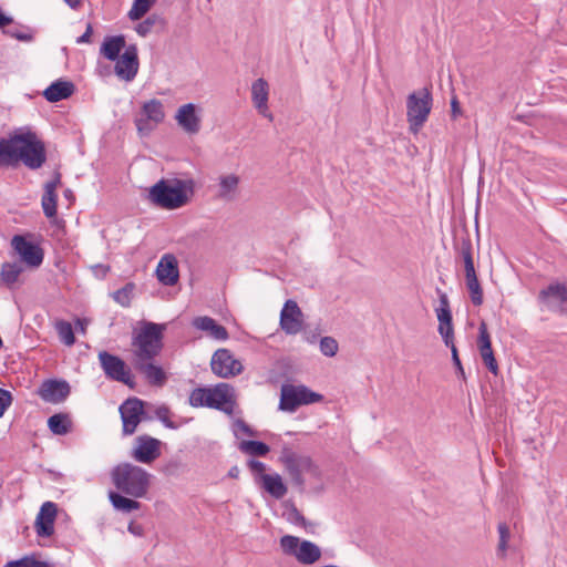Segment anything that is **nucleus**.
I'll return each mask as SVG.
<instances>
[{
  "mask_svg": "<svg viewBox=\"0 0 567 567\" xmlns=\"http://www.w3.org/2000/svg\"><path fill=\"white\" fill-rule=\"evenodd\" d=\"M303 315L293 300H287L280 312V327L287 334H297L302 329Z\"/></svg>",
  "mask_w": 567,
  "mask_h": 567,
  "instance_id": "6ab92c4d",
  "label": "nucleus"
},
{
  "mask_svg": "<svg viewBox=\"0 0 567 567\" xmlns=\"http://www.w3.org/2000/svg\"><path fill=\"white\" fill-rule=\"evenodd\" d=\"M56 505L52 502H45L37 516L35 527L39 536L49 537L53 534V524L56 516Z\"/></svg>",
  "mask_w": 567,
  "mask_h": 567,
  "instance_id": "b1692460",
  "label": "nucleus"
},
{
  "mask_svg": "<svg viewBox=\"0 0 567 567\" xmlns=\"http://www.w3.org/2000/svg\"><path fill=\"white\" fill-rule=\"evenodd\" d=\"M432 107V96L427 89L413 92L406 100V116L412 132L416 133L426 122Z\"/></svg>",
  "mask_w": 567,
  "mask_h": 567,
  "instance_id": "0eeeda50",
  "label": "nucleus"
},
{
  "mask_svg": "<svg viewBox=\"0 0 567 567\" xmlns=\"http://www.w3.org/2000/svg\"><path fill=\"white\" fill-rule=\"evenodd\" d=\"M285 554L293 556L302 565H313L321 558V549L310 540H300L296 536L285 535L280 539Z\"/></svg>",
  "mask_w": 567,
  "mask_h": 567,
  "instance_id": "1a4fd4ad",
  "label": "nucleus"
},
{
  "mask_svg": "<svg viewBox=\"0 0 567 567\" xmlns=\"http://www.w3.org/2000/svg\"><path fill=\"white\" fill-rule=\"evenodd\" d=\"M195 188L193 178H162L150 187L148 199L156 207L175 210L192 200Z\"/></svg>",
  "mask_w": 567,
  "mask_h": 567,
  "instance_id": "f03ea898",
  "label": "nucleus"
},
{
  "mask_svg": "<svg viewBox=\"0 0 567 567\" xmlns=\"http://www.w3.org/2000/svg\"><path fill=\"white\" fill-rule=\"evenodd\" d=\"M134 285L127 284L123 288L113 292V299L123 307H128L132 300Z\"/></svg>",
  "mask_w": 567,
  "mask_h": 567,
  "instance_id": "37998d69",
  "label": "nucleus"
},
{
  "mask_svg": "<svg viewBox=\"0 0 567 567\" xmlns=\"http://www.w3.org/2000/svg\"><path fill=\"white\" fill-rule=\"evenodd\" d=\"M437 331L441 334L445 346H452V343H454V329L452 321L446 324L439 323Z\"/></svg>",
  "mask_w": 567,
  "mask_h": 567,
  "instance_id": "49530a36",
  "label": "nucleus"
},
{
  "mask_svg": "<svg viewBox=\"0 0 567 567\" xmlns=\"http://www.w3.org/2000/svg\"><path fill=\"white\" fill-rule=\"evenodd\" d=\"M203 109L194 103L181 105L175 113L178 127L187 135H196L202 128Z\"/></svg>",
  "mask_w": 567,
  "mask_h": 567,
  "instance_id": "9b49d317",
  "label": "nucleus"
},
{
  "mask_svg": "<svg viewBox=\"0 0 567 567\" xmlns=\"http://www.w3.org/2000/svg\"><path fill=\"white\" fill-rule=\"evenodd\" d=\"M55 330L59 334L60 340L65 346H72L75 342V337L73 332V328L70 322L60 320L55 323Z\"/></svg>",
  "mask_w": 567,
  "mask_h": 567,
  "instance_id": "4c0bfd02",
  "label": "nucleus"
},
{
  "mask_svg": "<svg viewBox=\"0 0 567 567\" xmlns=\"http://www.w3.org/2000/svg\"><path fill=\"white\" fill-rule=\"evenodd\" d=\"M451 349L452 352V360L454 365L456 367L457 371L461 373V375H464V370L461 363V360L458 358V352L454 343L452 346H447Z\"/></svg>",
  "mask_w": 567,
  "mask_h": 567,
  "instance_id": "603ef678",
  "label": "nucleus"
},
{
  "mask_svg": "<svg viewBox=\"0 0 567 567\" xmlns=\"http://www.w3.org/2000/svg\"><path fill=\"white\" fill-rule=\"evenodd\" d=\"M12 403V395L9 391L0 388V417L3 416L7 409Z\"/></svg>",
  "mask_w": 567,
  "mask_h": 567,
  "instance_id": "de8ad7c7",
  "label": "nucleus"
},
{
  "mask_svg": "<svg viewBox=\"0 0 567 567\" xmlns=\"http://www.w3.org/2000/svg\"><path fill=\"white\" fill-rule=\"evenodd\" d=\"M323 396L311 391L306 385L284 384L280 391L279 409L285 412H295L300 405L320 402Z\"/></svg>",
  "mask_w": 567,
  "mask_h": 567,
  "instance_id": "423d86ee",
  "label": "nucleus"
},
{
  "mask_svg": "<svg viewBox=\"0 0 567 567\" xmlns=\"http://www.w3.org/2000/svg\"><path fill=\"white\" fill-rule=\"evenodd\" d=\"M248 467L256 475V482L259 483L260 475L265 474L266 464L260 461L250 460V461H248Z\"/></svg>",
  "mask_w": 567,
  "mask_h": 567,
  "instance_id": "09e8293b",
  "label": "nucleus"
},
{
  "mask_svg": "<svg viewBox=\"0 0 567 567\" xmlns=\"http://www.w3.org/2000/svg\"><path fill=\"white\" fill-rule=\"evenodd\" d=\"M125 48L123 35L106 37L101 47V54L107 60L115 61L120 52Z\"/></svg>",
  "mask_w": 567,
  "mask_h": 567,
  "instance_id": "7c9ffc66",
  "label": "nucleus"
},
{
  "mask_svg": "<svg viewBox=\"0 0 567 567\" xmlns=\"http://www.w3.org/2000/svg\"><path fill=\"white\" fill-rule=\"evenodd\" d=\"M239 450L254 456H265L269 452V446L259 441H243Z\"/></svg>",
  "mask_w": 567,
  "mask_h": 567,
  "instance_id": "c9c22d12",
  "label": "nucleus"
},
{
  "mask_svg": "<svg viewBox=\"0 0 567 567\" xmlns=\"http://www.w3.org/2000/svg\"><path fill=\"white\" fill-rule=\"evenodd\" d=\"M165 326L144 322L133 337V363H141L145 361H152L156 355L159 354L163 348V331Z\"/></svg>",
  "mask_w": 567,
  "mask_h": 567,
  "instance_id": "39448f33",
  "label": "nucleus"
},
{
  "mask_svg": "<svg viewBox=\"0 0 567 567\" xmlns=\"http://www.w3.org/2000/svg\"><path fill=\"white\" fill-rule=\"evenodd\" d=\"M128 532L131 534H133L134 536H143L144 534V528L141 524H136L134 522L130 523L128 524V527H127Z\"/></svg>",
  "mask_w": 567,
  "mask_h": 567,
  "instance_id": "6e6d98bb",
  "label": "nucleus"
},
{
  "mask_svg": "<svg viewBox=\"0 0 567 567\" xmlns=\"http://www.w3.org/2000/svg\"><path fill=\"white\" fill-rule=\"evenodd\" d=\"M269 85L268 82L260 78L251 84V102L258 113L269 121L274 120V115L268 107Z\"/></svg>",
  "mask_w": 567,
  "mask_h": 567,
  "instance_id": "4be33fe9",
  "label": "nucleus"
},
{
  "mask_svg": "<svg viewBox=\"0 0 567 567\" xmlns=\"http://www.w3.org/2000/svg\"><path fill=\"white\" fill-rule=\"evenodd\" d=\"M156 276L159 282L165 286H173L178 280V268L173 256H164L156 268Z\"/></svg>",
  "mask_w": 567,
  "mask_h": 567,
  "instance_id": "393cba45",
  "label": "nucleus"
},
{
  "mask_svg": "<svg viewBox=\"0 0 567 567\" xmlns=\"http://www.w3.org/2000/svg\"><path fill=\"white\" fill-rule=\"evenodd\" d=\"M7 567H54L53 565L47 563L37 560L34 558H23L16 561L8 563Z\"/></svg>",
  "mask_w": 567,
  "mask_h": 567,
  "instance_id": "a18cd8bd",
  "label": "nucleus"
},
{
  "mask_svg": "<svg viewBox=\"0 0 567 567\" xmlns=\"http://www.w3.org/2000/svg\"><path fill=\"white\" fill-rule=\"evenodd\" d=\"M465 282L470 292L471 301L475 306H481L483 303V290L478 282L477 276L466 278Z\"/></svg>",
  "mask_w": 567,
  "mask_h": 567,
  "instance_id": "a19ab883",
  "label": "nucleus"
},
{
  "mask_svg": "<svg viewBox=\"0 0 567 567\" xmlns=\"http://www.w3.org/2000/svg\"><path fill=\"white\" fill-rule=\"evenodd\" d=\"M60 184V174L54 179L45 183L42 196V208L47 217L51 218L56 215V194L55 190Z\"/></svg>",
  "mask_w": 567,
  "mask_h": 567,
  "instance_id": "bb28decb",
  "label": "nucleus"
},
{
  "mask_svg": "<svg viewBox=\"0 0 567 567\" xmlns=\"http://www.w3.org/2000/svg\"><path fill=\"white\" fill-rule=\"evenodd\" d=\"M258 484L277 499L282 498L287 494V487L279 474H261Z\"/></svg>",
  "mask_w": 567,
  "mask_h": 567,
  "instance_id": "c85d7f7f",
  "label": "nucleus"
},
{
  "mask_svg": "<svg viewBox=\"0 0 567 567\" xmlns=\"http://www.w3.org/2000/svg\"><path fill=\"white\" fill-rule=\"evenodd\" d=\"M320 351L326 357H334L338 351V342L331 337H323L320 340Z\"/></svg>",
  "mask_w": 567,
  "mask_h": 567,
  "instance_id": "c03bdc74",
  "label": "nucleus"
},
{
  "mask_svg": "<svg viewBox=\"0 0 567 567\" xmlns=\"http://www.w3.org/2000/svg\"><path fill=\"white\" fill-rule=\"evenodd\" d=\"M234 432L236 435H252V431L249 425L243 420H236L234 423Z\"/></svg>",
  "mask_w": 567,
  "mask_h": 567,
  "instance_id": "8fccbe9b",
  "label": "nucleus"
},
{
  "mask_svg": "<svg viewBox=\"0 0 567 567\" xmlns=\"http://www.w3.org/2000/svg\"><path fill=\"white\" fill-rule=\"evenodd\" d=\"M21 272H22V268L20 265L16 264V262L3 264L1 274H0L1 280L6 286L11 287L18 281Z\"/></svg>",
  "mask_w": 567,
  "mask_h": 567,
  "instance_id": "f704fd0d",
  "label": "nucleus"
},
{
  "mask_svg": "<svg viewBox=\"0 0 567 567\" xmlns=\"http://www.w3.org/2000/svg\"><path fill=\"white\" fill-rule=\"evenodd\" d=\"M116 60L115 74L126 82L133 81L140 66L137 48L134 44L128 45Z\"/></svg>",
  "mask_w": 567,
  "mask_h": 567,
  "instance_id": "f3484780",
  "label": "nucleus"
},
{
  "mask_svg": "<svg viewBox=\"0 0 567 567\" xmlns=\"http://www.w3.org/2000/svg\"><path fill=\"white\" fill-rule=\"evenodd\" d=\"M92 33H93V28H92V25L89 23V24L86 25V30H85V32H84L81 37H79V38L76 39V43H79V44L90 43V42H91Z\"/></svg>",
  "mask_w": 567,
  "mask_h": 567,
  "instance_id": "864d4df0",
  "label": "nucleus"
},
{
  "mask_svg": "<svg viewBox=\"0 0 567 567\" xmlns=\"http://www.w3.org/2000/svg\"><path fill=\"white\" fill-rule=\"evenodd\" d=\"M156 414H157L158 419L166 424V426L173 427V424L171 422H168V420H167V414H168L167 408H165V406L158 408L156 411Z\"/></svg>",
  "mask_w": 567,
  "mask_h": 567,
  "instance_id": "5fc2aeb1",
  "label": "nucleus"
},
{
  "mask_svg": "<svg viewBox=\"0 0 567 567\" xmlns=\"http://www.w3.org/2000/svg\"><path fill=\"white\" fill-rule=\"evenodd\" d=\"M47 159L44 144L29 128H19L0 140V166L14 167L22 162L31 169L40 168Z\"/></svg>",
  "mask_w": 567,
  "mask_h": 567,
  "instance_id": "f257e3e1",
  "label": "nucleus"
},
{
  "mask_svg": "<svg viewBox=\"0 0 567 567\" xmlns=\"http://www.w3.org/2000/svg\"><path fill=\"white\" fill-rule=\"evenodd\" d=\"M163 24H164V19L162 17H159L158 14H151L144 21L140 22L135 27V31L141 37H146L148 33L152 32V30L155 25H163Z\"/></svg>",
  "mask_w": 567,
  "mask_h": 567,
  "instance_id": "58836bf2",
  "label": "nucleus"
},
{
  "mask_svg": "<svg viewBox=\"0 0 567 567\" xmlns=\"http://www.w3.org/2000/svg\"><path fill=\"white\" fill-rule=\"evenodd\" d=\"M539 299L547 308L560 312L567 311V287L560 284H551L539 293Z\"/></svg>",
  "mask_w": 567,
  "mask_h": 567,
  "instance_id": "aec40b11",
  "label": "nucleus"
},
{
  "mask_svg": "<svg viewBox=\"0 0 567 567\" xmlns=\"http://www.w3.org/2000/svg\"><path fill=\"white\" fill-rule=\"evenodd\" d=\"M72 422L68 414L58 413L49 417L48 426L55 435H64L70 432Z\"/></svg>",
  "mask_w": 567,
  "mask_h": 567,
  "instance_id": "473e14b6",
  "label": "nucleus"
},
{
  "mask_svg": "<svg viewBox=\"0 0 567 567\" xmlns=\"http://www.w3.org/2000/svg\"><path fill=\"white\" fill-rule=\"evenodd\" d=\"M164 118V105L159 100L152 99L144 102L140 115L134 120L138 135H150Z\"/></svg>",
  "mask_w": 567,
  "mask_h": 567,
  "instance_id": "9d476101",
  "label": "nucleus"
},
{
  "mask_svg": "<svg viewBox=\"0 0 567 567\" xmlns=\"http://www.w3.org/2000/svg\"><path fill=\"white\" fill-rule=\"evenodd\" d=\"M280 462L284 464L292 482L302 487L305 484L303 474L308 473L313 477L319 476V468L308 456L299 455L289 449H284L280 455Z\"/></svg>",
  "mask_w": 567,
  "mask_h": 567,
  "instance_id": "6e6552de",
  "label": "nucleus"
},
{
  "mask_svg": "<svg viewBox=\"0 0 567 567\" xmlns=\"http://www.w3.org/2000/svg\"><path fill=\"white\" fill-rule=\"evenodd\" d=\"M162 442L148 435L135 439L131 456L138 463L151 464L161 455Z\"/></svg>",
  "mask_w": 567,
  "mask_h": 567,
  "instance_id": "4468645a",
  "label": "nucleus"
},
{
  "mask_svg": "<svg viewBox=\"0 0 567 567\" xmlns=\"http://www.w3.org/2000/svg\"><path fill=\"white\" fill-rule=\"evenodd\" d=\"M212 371L224 379L231 378L241 373L244 367L228 349H218L212 357Z\"/></svg>",
  "mask_w": 567,
  "mask_h": 567,
  "instance_id": "f8f14e48",
  "label": "nucleus"
},
{
  "mask_svg": "<svg viewBox=\"0 0 567 567\" xmlns=\"http://www.w3.org/2000/svg\"><path fill=\"white\" fill-rule=\"evenodd\" d=\"M193 327L207 333L215 340L224 341L228 339V332L225 327L218 324L215 319L203 316L193 320Z\"/></svg>",
  "mask_w": 567,
  "mask_h": 567,
  "instance_id": "a878e982",
  "label": "nucleus"
},
{
  "mask_svg": "<svg viewBox=\"0 0 567 567\" xmlns=\"http://www.w3.org/2000/svg\"><path fill=\"white\" fill-rule=\"evenodd\" d=\"M74 91V85L68 81H55L43 92L49 102H58L68 99Z\"/></svg>",
  "mask_w": 567,
  "mask_h": 567,
  "instance_id": "c756f323",
  "label": "nucleus"
},
{
  "mask_svg": "<svg viewBox=\"0 0 567 567\" xmlns=\"http://www.w3.org/2000/svg\"><path fill=\"white\" fill-rule=\"evenodd\" d=\"M497 530L499 534V540L497 545V555L499 557L506 556V550L508 548V540L511 538V530L506 523H499L497 526Z\"/></svg>",
  "mask_w": 567,
  "mask_h": 567,
  "instance_id": "79ce46f5",
  "label": "nucleus"
},
{
  "mask_svg": "<svg viewBox=\"0 0 567 567\" xmlns=\"http://www.w3.org/2000/svg\"><path fill=\"white\" fill-rule=\"evenodd\" d=\"M71 8L75 9L80 4V0H64Z\"/></svg>",
  "mask_w": 567,
  "mask_h": 567,
  "instance_id": "e2e57ef3",
  "label": "nucleus"
},
{
  "mask_svg": "<svg viewBox=\"0 0 567 567\" xmlns=\"http://www.w3.org/2000/svg\"><path fill=\"white\" fill-rule=\"evenodd\" d=\"M109 499L113 507L122 513H131L133 511H138L141 508V503L133 497H126L124 494H120L116 492L109 493Z\"/></svg>",
  "mask_w": 567,
  "mask_h": 567,
  "instance_id": "2f4dec72",
  "label": "nucleus"
},
{
  "mask_svg": "<svg viewBox=\"0 0 567 567\" xmlns=\"http://www.w3.org/2000/svg\"><path fill=\"white\" fill-rule=\"evenodd\" d=\"M75 328H76L78 331L84 333L85 329H86V321L83 320V319H78L75 321Z\"/></svg>",
  "mask_w": 567,
  "mask_h": 567,
  "instance_id": "bf43d9fd",
  "label": "nucleus"
},
{
  "mask_svg": "<svg viewBox=\"0 0 567 567\" xmlns=\"http://www.w3.org/2000/svg\"><path fill=\"white\" fill-rule=\"evenodd\" d=\"M286 516L289 523L300 526L307 532H310L316 527V524L308 522L295 506H291L287 511Z\"/></svg>",
  "mask_w": 567,
  "mask_h": 567,
  "instance_id": "e433bc0d",
  "label": "nucleus"
},
{
  "mask_svg": "<svg viewBox=\"0 0 567 567\" xmlns=\"http://www.w3.org/2000/svg\"><path fill=\"white\" fill-rule=\"evenodd\" d=\"M477 348H478L480 355H481L485 367L494 375H497L498 364L496 362V359L494 357V352L492 349L491 336L487 330V324L484 321H482L478 327Z\"/></svg>",
  "mask_w": 567,
  "mask_h": 567,
  "instance_id": "412c9836",
  "label": "nucleus"
},
{
  "mask_svg": "<svg viewBox=\"0 0 567 567\" xmlns=\"http://www.w3.org/2000/svg\"><path fill=\"white\" fill-rule=\"evenodd\" d=\"M240 177L235 173L220 174L214 185L215 197L221 202H234L239 195Z\"/></svg>",
  "mask_w": 567,
  "mask_h": 567,
  "instance_id": "a211bd4d",
  "label": "nucleus"
},
{
  "mask_svg": "<svg viewBox=\"0 0 567 567\" xmlns=\"http://www.w3.org/2000/svg\"><path fill=\"white\" fill-rule=\"evenodd\" d=\"M11 245L20 259L29 267L37 268L42 264L43 250L39 245L20 235L12 238Z\"/></svg>",
  "mask_w": 567,
  "mask_h": 567,
  "instance_id": "2eb2a0df",
  "label": "nucleus"
},
{
  "mask_svg": "<svg viewBox=\"0 0 567 567\" xmlns=\"http://www.w3.org/2000/svg\"><path fill=\"white\" fill-rule=\"evenodd\" d=\"M114 486L124 495L133 498H144L148 494L152 474L132 463H122L112 471Z\"/></svg>",
  "mask_w": 567,
  "mask_h": 567,
  "instance_id": "7ed1b4c3",
  "label": "nucleus"
},
{
  "mask_svg": "<svg viewBox=\"0 0 567 567\" xmlns=\"http://www.w3.org/2000/svg\"><path fill=\"white\" fill-rule=\"evenodd\" d=\"M154 3L155 0H134L132 9L128 12V18L132 21L140 20L147 13Z\"/></svg>",
  "mask_w": 567,
  "mask_h": 567,
  "instance_id": "ea45409f",
  "label": "nucleus"
},
{
  "mask_svg": "<svg viewBox=\"0 0 567 567\" xmlns=\"http://www.w3.org/2000/svg\"><path fill=\"white\" fill-rule=\"evenodd\" d=\"M439 323H449L452 321L451 309H435Z\"/></svg>",
  "mask_w": 567,
  "mask_h": 567,
  "instance_id": "3c124183",
  "label": "nucleus"
},
{
  "mask_svg": "<svg viewBox=\"0 0 567 567\" xmlns=\"http://www.w3.org/2000/svg\"><path fill=\"white\" fill-rule=\"evenodd\" d=\"M238 473H239L238 467L234 466V467H231V468H230V471H229L228 475H229L230 477L236 478V477L238 476Z\"/></svg>",
  "mask_w": 567,
  "mask_h": 567,
  "instance_id": "680f3d73",
  "label": "nucleus"
},
{
  "mask_svg": "<svg viewBox=\"0 0 567 567\" xmlns=\"http://www.w3.org/2000/svg\"><path fill=\"white\" fill-rule=\"evenodd\" d=\"M8 34H10L12 38H16L20 41L29 42L32 40V35L24 32H13V31H7Z\"/></svg>",
  "mask_w": 567,
  "mask_h": 567,
  "instance_id": "4d7b16f0",
  "label": "nucleus"
},
{
  "mask_svg": "<svg viewBox=\"0 0 567 567\" xmlns=\"http://www.w3.org/2000/svg\"><path fill=\"white\" fill-rule=\"evenodd\" d=\"M134 368L144 374L148 383L153 385L162 386L166 382V373L161 367L152 363V361L135 363Z\"/></svg>",
  "mask_w": 567,
  "mask_h": 567,
  "instance_id": "cd10ccee",
  "label": "nucleus"
},
{
  "mask_svg": "<svg viewBox=\"0 0 567 567\" xmlns=\"http://www.w3.org/2000/svg\"><path fill=\"white\" fill-rule=\"evenodd\" d=\"M235 403V390L227 383H218L212 388H197L189 395V404L192 406L216 409L226 414H233Z\"/></svg>",
  "mask_w": 567,
  "mask_h": 567,
  "instance_id": "20e7f679",
  "label": "nucleus"
},
{
  "mask_svg": "<svg viewBox=\"0 0 567 567\" xmlns=\"http://www.w3.org/2000/svg\"><path fill=\"white\" fill-rule=\"evenodd\" d=\"M99 359L104 373L110 379L122 382L131 388L133 386L134 382L130 370L121 358L102 351L99 353Z\"/></svg>",
  "mask_w": 567,
  "mask_h": 567,
  "instance_id": "ddd939ff",
  "label": "nucleus"
},
{
  "mask_svg": "<svg viewBox=\"0 0 567 567\" xmlns=\"http://www.w3.org/2000/svg\"><path fill=\"white\" fill-rule=\"evenodd\" d=\"M451 106H452L453 115H456L460 112V106H458V102L456 101V99L452 100Z\"/></svg>",
  "mask_w": 567,
  "mask_h": 567,
  "instance_id": "052dcab7",
  "label": "nucleus"
},
{
  "mask_svg": "<svg viewBox=\"0 0 567 567\" xmlns=\"http://www.w3.org/2000/svg\"><path fill=\"white\" fill-rule=\"evenodd\" d=\"M440 305L436 309H450V301L447 295L439 290Z\"/></svg>",
  "mask_w": 567,
  "mask_h": 567,
  "instance_id": "13d9d810",
  "label": "nucleus"
},
{
  "mask_svg": "<svg viewBox=\"0 0 567 567\" xmlns=\"http://www.w3.org/2000/svg\"><path fill=\"white\" fill-rule=\"evenodd\" d=\"M460 256L462 257L465 270V279L475 277L476 271L472 256V243L468 238L463 239L460 247Z\"/></svg>",
  "mask_w": 567,
  "mask_h": 567,
  "instance_id": "72a5a7b5",
  "label": "nucleus"
},
{
  "mask_svg": "<svg viewBox=\"0 0 567 567\" xmlns=\"http://www.w3.org/2000/svg\"><path fill=\"white\" fill-rule=\"evenodd\" d=\"M70 394V385L66 381L49 380L42 383L39 395L45 402L61 403Z\"/></svg>",
  "mask_w": 567,
  "mask_h": 567,
  "instance_id": "5701e85b",
  "label": "nucleus"
},
{
  "mask_svg": "<svg viewBox=\"0 0 567 567\" xmlns=\"http://www.w3.org/2000/svg\"><path fill=\"white\" fill-rule=\"evenodd\" d=\"M143 408L144 402L137 398L127 399L120 406L124 435H131L136 431V427L142 420Z\"/></svg>",
  "mask_w": 567,
  "mask_h": 567,
  "instance_id": "dca6fc26",
  "label": "nucleus"
}]
</instances>
